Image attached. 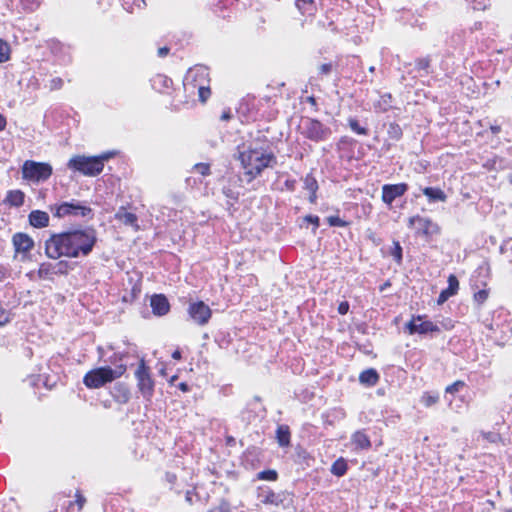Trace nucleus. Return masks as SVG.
Listing matches in <instances>:
<instances>
[{"mask_svg":"<svg viewBox=\"0 0 512 512\" xmlns=\"http://www.w3.org/2000/svg\"><path fill=\"white\" fill-rule=\"evenodd\" d=\"M96 231L93 228L69 231L53 235L46 241L45 252L51 259L61 256L77 258L87 256L96 243Z\"/></svg>","mask_w":512,"mask_h":512,"instance_id":"1","label":"nucleus"},{"mask_svg":"<svg viewBox=\"0 0 512 512\" xmlns=\"http://www.w3.org/2000/svg\"><path fill=\"white\" fill-rule=\"evenodd\" d=\"M239 159L245 174L250 177L249 181L258 176L265 168L272 167L276 163L273 153L258 148H248L240 152Z\"/></svg>","mask_w":512,"mask_h":512,"instance_id":"2","label":"nucleus"},{"mask_svg":"<svg viewBox=\"0 0 512 512\" xmlns=\"http://www.w3.org/2000/svg\"><path fill=\"white\" fill-rule=\"evenodd\" d=\"M113 153L107 152L100 156L87 157L78 155L72 157L68 162V167L86 176H96L100 174L104 168V161L112 157Z\"/></svg>","mask_w":512,"mask_h":512,"instance_id":"3","label":"nucleus"},{"mask_svg":"<svg viewBox=\"0 0 512 512\" xmlns=\"http://www.w3.org/2000/svg\"><path fill=\"white\" fill-rule=\"evenodd\" d=\"M124 370L122 367L112 369L109 366L92 369L85 374L83 383L89 389H98L119 378Z\"/></svg>","mask_w":512,"mask_h":512,"instance_id":"4","label":"nucleus"},{"mask_svg":"<svg viewBox=\"0 0 512 512\" xmlns=\"http://www.w3.org/2000/svg\"><path fill=\"white\" fill-rule=\"evenodd\" d=\"M52 211L54 212V216L58 218H64L67 216L89 217L92 215V209L89 206L76 200L55 205L52 208Z\"/></svg>","mask_w":512,"mask_h":512,"instance_id":"5","label":"nucleus"},{"mask_svg":"<svg viewBox=\"0 0 512 512\" xmlns=\"http://www.w3.org/2000/svg\"><path fill=\"white\" fill-rule=\"evenodd\" d=\"M52 174V167L48 163L27 160L22 167L24 179L39 182L47 180Z\"/></svg>","mask_w":512,"mask_h":512,"instance_id":"6","label":"nucleus"},{"mask_svg":"<svg viewBox=\"0 0 512 512\" xmlns=\"http://www.w3.org/2000/svg\"><path fill=\"white\" fill-rule=\"evenodd\" d=\"M207 75V69L199 66L194 69H190L185 78V84H191L193 88H197L199 99L202 102H205L209 98L211 92L209 87L198 82V78L205 80Z\"/></svg>","mask_w":512,"mask_h":512,"instance_id":"7","label":"nucleus"},{"mask_svg":"<svg viewBox=\"0 0 512 512\" xmlns=\"http://www.w3.org/2000/svg\"><path fill=\"white\" fill-rule=\"evenodd\" d=\"M302 133L308 139L318 142L326 140L331 131L318 120L307 119L303 122Z\"/></svg>","mask_w":512,"mask_h":512,"instance_id":"8","label":"nucleus"},{"mask_svg":"<svg viewBox=\"0 0 512 512\" xmlns=\"http://www.w3.org/2000/svg\"><path fill=\"white\" fill-rule=\"evenodd\" d=\"M408 225L416 230L417 234L429 237L439 232L437 224L433 223L429 218L421 216H413L409 218Z\"/></svg>","mask_w":512,"mask_h":512,"instance_id":"9","label":"nucleus"},{"mask_svg":"<svg viewBox=\"0 0 512 512\" xmlns=\"http://www.w3.org/2000/svg\"><path fill=\"white\" fill-rule=\"evenodd\" d=\"M135 377L138 382V388L145 398L151 397L154 388V382L150 376L148 368L145 366L144 361H141L136 372Z\"/></svg>","mask_w":512,"mask_h":512,"instance_id":"10","label":"nucleus"},{"mask_svg":"<svg viewBox=\"0 0 512 512\" xmlns=\"http://www.w3.org/2000/svg\"><path fill=\"white\" fill-rule=\"evenodd\" d=\"M188 314L190 318L198 325H205L211 318V309L203 301L190 303L188 307Z\"/></svg>","mask_w":512,"mask_h":512,"instance_id":"11","label":"nucleus"},{"mask_svg":"<svg viewBox=\"0 0 512 512\" xmlns=\"http://www.w3.org/2000/svg\"><path fill=\"white\" fill-rule=\"evenodd\" d=\"M407 327L409 329L410 334L419 333V334H427L430 332H438L439 327L431 321L423 320L422 316H417L413 318L408 324Z\"/></svg>","mask_w":512,"mask_h":512,"instance_id":"12","label":"nucleus"},{"mask_svg":"<svg viewBox=\"0 0 512 512\" xmlns=\"http://www.w3.org/2000/svg\"><path fill=\"white\" fill-rule=\"evenodd\" d=\"M408 186L405 183L386 184L382 187V200L384 203L391 205L392 202L405 194Z\"/></svg>","mask_w":512,"mask_h":512,"instance_id":"13","label":"nucleus"},{"mask_svg":"<svg viewBox=\"0 0 512 512\" xmlns=\"http://www.w3.org/2000/svg\"><path fill=\"white\" fill-rule=\"evenodd\" d=\"M150 306L155 315L163 316L169 312L170 304L167 298L162 295H153L150 299Z\"/></svg>","mask_w":512,"mask_h":512,"instance_id":"14","label":"nucleus"},{"mask_svg":"<svg viewBox=\"0 0 512 512\" xmlns=\"http://www.w3.org/2000/svg\"><path fill=\"white\" fill-rule=\"evenodd\" d=\"M458 288H459V281H458L457 277L453 274L449 275L448 287L440 293L437 303L439 305H441L444 302H446L451 296H453L457 293Z\"/></svg>","mask_w":512,"mask_h":512,"instance_id":"15","label":"nucleus"},{"mask_svg":"<svg viewBox=\"0 0 512 512\" xmlns=\"http://www.w3.org/2000/svg\"><path fill=\"white\" fill-rule=\"evenodd\" d=\"M13 245L17 252H28L33 246V240L24 233H17L13 236Z\"/></svg>","mask_w":512,"mask_h":512,"instance_id":"16","label":"nucleus"},{"mask_svg":"<svg viewBox=\"0 0 512 512\" xmlns=\"http://www.w3.org/2000/svg\"><path fill=\"white\" fill-rule=\"evenodd\" d=\"M115 219L126 226L133 227L135 230L139 229L137 224V216L134 213L126 211L124 207H120L118 209L115 214Z\"/></svg>","mask_w":512,"mask_h":512,"instance_id":"17","label":"nucleus"},{"mask_svg":"<svg viewBox=\"0 0 512 512\" xmlns=\"http://www.w3.org/2000/svg\"><path fill=\"white\" fill-rule=\"evenodd\" d=\"M29 222L35 228H44L48 226L49 215L41 210H33L29 214Z\"/></svg>","mask_w":512,"mask_h":512,"instance_id":"18","label":"nucleus"},{"mask_svg":"<svg viewBox=\"0 0 512 512\" xmlns=\"http://www.w3.org/2000/svg\"><path fill=\"white\" fill-rule=\"evenodd\" d=\"M351 443L356 449H369L371 442L369 437L363 431H356L351 437Z\"/></svg>","mask_w":512,"mask_h":512,"instance_id":"19","label":"nucleus"},{"mask_svg":"<svg viewBox=\"0 0 512 512\" xmlns=\"http://www.w3.org/2000/svg\"><path fill=\"white\" fill-rule=\"evenodd\" d=\"M112 396L119 403H127L130 399V391L127 386L118 383L113 388Z\"/></svg>","mask_w":512,"mask_h":512,"instance_id":"20","label":"nucleus"},{"mask_svg":"<svg viewBox=\"0 0 512 512\" xmlns=\"http://www.w3.org/2000/svg\"><path fill=\"white\" fill-rule=\"evenodd\" d=\"M422 191L430 202H445L447 199L446 194L440 188L426 187Z\"/></svg>","mask_w":512,"mask_h":512,"instance_id":"21","label":"nucleus"},{"mask_svg":"<svg viewBox=\"0 0 512 512\" xmlns=\"http://www.w3.org/2000/svg\"><path fill=\"white\" fill-rule=\"evenodd\" d=\"M277 442L281 447H288L290 445V430L286 425L278 426L276 430Z\"/></svg>","mask_w":512,"mask_h":512,"instance_id":"22","label":"nucleus"},{"mask_svg":"<svg viewBox=\"0 0 512 512\" xmlns=\"http://www.w3.org/2000/svg\"><path fill=\"white\" fill-rule=\"evenodd\" d=\"M379 380V375L375 369H367L363 371L359 376V381L362 384H366L368 386L375 385Z\"/></svg>","mask_w":512,"mask_h":512,"instance_id":"23","label":"nucleus"},{"mask_svg":"<svg viewBox=\"0 0 512 512\" xmlns=\"http://www.w3.org/2000/svg\"><path fill=\"white\" fill-rule=\"evenodd\" d=\"M304 187L306 190L310 192L309 201L311 203H314L316 200V191L318 189V184L312 175H306V177L304 178Z\"/></svg>","mask_w":512,"mask_h":512,"instance_id":"24","label":"nucleus"},{"mask_svg":"<svg viewBox=\"0 0 512 512\" xmlns=\"http://www.w3.org/2000/svg\"><path fill=\"white\" fill-rule=\"evenodd\" d=\"M5 201L12 206L19 207L24 203V193L20 190H11L8 192Z\"/></svg>","mask_w":512,"mask_h":512,"instance_id":"25","label":"nucleus"},{"mask_svg":"<svg viewBox=\"0 0 512 512\" xmlns=\"http://www.w3.org/2000/svg\"><path fill=\"white\" fill-rule=\"evenodd\" d=\"M296 6L302 14H313L315 10L314 0H297Z\"/></svg>","mask_w":512,"mask_h":512,"instance_id":"26","label":"nucleus"},{"mask_svg":"<svg viewBox=\"0 0 512 512\" xmlns=\"http://www.w3.org/2000/svg\"><path fill=\"white\" fill-rule=\"evenodd\" d=\"M347 471V463L343 458L337 459L331 467V473L335 476L341 477Z\"/></svg>","mask_w":512,"mask_h":512,"instance_id":"27","label":"nucleus"},{"mask_svg":"<svg viewBox=\"0 0 512 512\" xmlns=\"http://www.w3.org/2000/svg\"><path fill=\"white\" fill-rule=\"evenodd\" d=\"M10 46L9 44L0 39V63L7 62L10 59Z\"/></svg>","mask_w":512,"mask_h":512,"instance_id":"28","label":"nucleus"},{"mask_svg":"<svg viewBox=\"0 0 512 512\" xmlns=\"http://www.w3.org/2000/svg\"><path fill=\"white\" fill-rule=\"evenodd\" d=\"M391 95L385 94L381 96L380 100L378 101L376 108H378L381 112L386 111L391 105Z\"/></svg>","mask_w":512,"mask_h":512,"instance_id":"29","label":"nucleus"},{"mask_svg":"<svg viewBox=\"0 0 512 512\" xmlns=\"http://www.w3.org/2000/svg\"><path fill=\"white\" fill-rule=\"evenodd\" d=\"M388 134H389L390 138H392L394 140H398V139H400V137L402 135V130L398 124L391 123L388 128Z\"/></svg>","mask_w":512,"mask_h":512,"instance_id":"30","label":"nucleus"},{"mask_svg":"<svg viewBox=\"0 0 512 512\" xmlns=\"http://www.w3.org/2000/svg\"><path fill=\"white\" fill-rule=\"evenodd\" d=\"M193 171L202 176L210 175V165L208 163H197L193 167Z\"/></svg>","mask_w":512,"mask_h":512,"instance_id":"31","label":"nucleus"},{"mask_svg":"<svg viewBox=\"0 0 512 512\" xmlns=\"http://www.w3.org/2000/svg\"><path fill=\"white\" fill-rule=\"evenodd\" d=\"M391 255L395 259V261L400 264L402 261V247L398 241L393 242V248L391 250Z\"/></svg>","mask_w":512,"mask_h":512,"instance_id":"32","label":"nucleus"},{"mask_svg":"<svg viewBox=\"0 0 512 512\" xmlns=\"http://www.w3.org/2000/svg\"><path fill=\"white\" fill-rule=\"evenodd\" d=\"M261 480L275 481L277 479V472L275 470H265L258 474Z\"/></svg>","mask_w":512,"mask_h":512,"instance_id":"33","label":"nucleus"},{"mask_svg":"<svg viewBox=\"0 0 512 512\" xmlns=\"http://www.w3.org/2000/svg\"><path fill=\"white\" fill-rule=\"evenodd\" d=\"M349 126L357 134H360V135H366L367 134V130L365 128L361 127L359 125L358 121L355 120V119H350L349 120Z\"/></svg>","mask_w":512,"mask_h":512,"instance_id":"34","label":"nucleus"},{"mask_svg":"<svg viewBox=\"0 0 512 512\" xmlns=\"http://www.w3.org/2000/svg\"><path fill=\"white\" fill-rule=\"evenodd\" d=\"M462 387H464V382L456 381L453 384L446 387V392L454 394V393L458 392Z\"/></svg>","mask_w":512,"mask_h":512,"instance_id":"35","label":"nucleus"},{"mask_svg":"<svg viewBox=\"0 0 512 512\" xmlns=\"http://www.w3.org/2000/svg\"><path fill=\"white\" fill-rule=\"evenodd\" d=\"M62 86H63V80L59 77H56L50 81L49 88H50V90H58V89H61Z\"/></svg>","mask_w":512,"mask_h":512,"instance_id":"36","label":"nucleus"},{"mask_svg":"<svg viewBox=\"0 0 512 512\" xmlns=\"http://www.w3.org/2000/svg\"><path fill=\"white\" fill-rule=\"evenodd\" d=\"M488 298V292L486 290H479L474 294V299L478 303H483Z\"/></svg>","mask_w":512,"mask_h":512,"instance_id":"37","label":"nucleus"},{"mask_svg":"<svg viewBox=\"0 0 512 512\" xmlns=\"http://www.w3.org/2000/svg\"><path fill=\"white\" fill-rule=\"evenodd\" d=\"M429 65L430 61L428 58H422L416 61V67L418 70H427Z\"/></svg>","mask_w":512,"mask_h":512,"instance_id":"38","label":"nucleus"},{"mask_svg":"<svg viewBox=\"0 0 512 512\" xmlns=\"http://www.w3.org/2000/svg\"><path fill=\"white\" fill-rule=\"evenodd\" d=\"M327 220H328V223H329L330 226L341 227V226L345 225V222L343 220H341L337 216H330V217L327 218Z\"/></svg>","mask_w":512,"mask_h":512,"instance_id":"39","label":"nucleus"},{"mask_svg":"<svg viewBox=\"0 0 512 512\" xmlns=\"http://www.w3.org/2000/svg\"><path fill=\"white\" fill-rule=\"evenodd\" d=\"M304 221L308 222V223H311L313 224L314 226V231L319 227V217L318 216H315V215H307L306 217H304Z\"/></svg>","mask_w":512,"mask_h":512,"instance_id":"40","label":"nucleus"},{"mask_svg":"<svg viewBox=\"0 0 512 512\" xmlns=\"http://www.w3.org/2000/svg\"><path fill=\"white\" fill-rule=\"evenodd\" d=\"M209 512H230L229 504L221 502L218 506L211 509Z\"/></svg>","mask_w":512,"mask_h":512,"instance_id":"41","label":"nucleus"},{"mask_svg":"<svg viewBox=\"0 0 512 512\" xmlns=\"http://www.w3.org/2000/svg\"><path fill=\"white\" fill-rule=\"evenodd\" d=\"M422 399H423V403L427 407L435 404L438 401V397L432 396V395H424Z\"/></svg>","mask_w":512,"mask_h":512,"instance_id":"42","label":"nucleus"},{"mask_svg":"<svg viewBox=\"0 0 512 512\" xmlns=\"http://www.w3.org/2000/svg\"><path fill=\"white\" fill-rule=\"evenodd\" d=\"M332 69V65L330 63H324L319 66V73L321 74H329Z\"/></svg>","mask_w":512,"mask_h":512,"instance_id":"43","label":"nucleus"},{"mask_svg":"<svg viewBox=\"0 0 512 512\" xmlns=\"http://www.w3.org/2000/svg\"><path fill=\"white\" fill-rule=\"evenodd\" d=\"M349 310V303L347 301L341 302L338 306V312L345 315Z\"/></svg>","mask_w":512,"mask_h":512,"instance_id":"44","label":"nucleus"},{"mask_svg":"<svg viewBox=\"0 0 512 512\" xmlns=\"http://www.w3.org/2000/svg\"><path fill=\"white\" fill-rule=\"evenodd\" d=\"M482 436L490 442H495L498 439V434L492 432L482 433Z\"/></svg>","mask_w":512,"mask_h":512,"instance_id":"45","label":"nucleus"},{"mask_svg":"<svg viewBox=\"0 0 512 512\" xmlns=\"http://www.w3.org/2000/svg\"><path fill=\"white\" fill-rule=\"evenodd\" d=\"M9 322V316L5 311H0V326H4Z\"/></svg>","mask_w":512,"mask_h":512,"instance_id":"46","label":"nucleus"},{"mask_svg":"<svg viewBox=\"0 0 512 512\" xmlns=\"http://www.w3.org/2000/svg\"><path fill=\"white\" fill-rule=\"evenodd\" d=\"M76 497H77V499H76V503H77V505H78V510H81V509H82V507L84 506V503H85V501H86V500H85V498H84L82 495H80L79 493H77Z\"/></svg>","mask_w":512,"mask_h":512,"instance_id":"47","label":"nucleus"},{"mask_svg":"<svg viewBox=\"0 0 512 512\" xmlns=\"http://www.w3.org/2000/svg\"><path fill=\"white\" fill-rule=\"evenodd\" d=\"M169 53L168 47H161L158 49V56L159 57H165Z\"/></svg>","mask_w":512,"mask_h":512,"instance_id":"48","label":"nucleus"},{"mask_svg":"<svg viewBox=\"0 0 512 512\" xmlns=\"http://www.w3.org/2000/svg\"><path fill=\"white\" fill-rule=\"evenodd\" d=\"M38 274L41 278L45 277L48 274V269L44 267V265H41L39 268Z\"/></svg>","mask_w":512,"mask_h":512,"instance_id":"49","label":"nucleus"},{"mask_svg":"<svg viewBox=\"0 0 512 512\" xmlns=\"http://www.w3.org/2000/svg\"><path fill=\"white\" fill-rule=\"evenodd\" d=\"M6 127V119L5 117L0 114V131H3Z\"/></svg>","mask_w":512,"mask_h":512,"instance_id":"50","label":"nucleus"},{"mask_svg":"<svg viewBox=\"0 0 512 512\" xmlns=\"http://www.w3.org/2000/svg\"><path fill=\"white\" fill-rule=\"evenodd\" d=\"M274 496H275V495H274L273 493H272V494H270V495H268V496H266V498H265L264 502H265V503H273V502H274V499H273V498H274Z\"/></svg>","mask_w":512,"mask_h":512,"instance_id":"51","label":"nucleus"},{"mask_svg":"<svg viewBox=\"0 0 512 512\" xmlns=\"http://www.w3.org/2000/svg\"><path fill=\"white\" fill-rule=\"evenodd\" d=\"M172 357L176 360H179L181 358V352L179 350L174 351Z\"/></svg>","mask_w":512,"mask_h":512,"instance_id":"52","label":"nucleus"},{"mask_svg":"<svg viewBox=\"0 0 512 512\" xmlns=\"http://www.w3.org/2000/svg\"><path fill=\"white\" fill-rule=\"evenodd\" d=\"M231 115L229 112H224L222 115H221V120H228L230 119Z\"/></svg>","mask_w":512,"mask_h":512,"instance_id":"53","label":"nucleus"},{"mask_svg":"<svg viewBox=\"0 0 512 512\" xmlns=\"http://www.w3.org/2000/svg\"><path fill=\"white\" fill-rule=\"evenodd\" d=\"M308 100H309V102H311V103H313V104L315 103V99H314L313 97H309V99H308Z\"/></svg>","mask_w":512,"mask_h":512,"instance_id":"54","label":"nucleus"},{"mask_svg":"<svg viewBox=\"0 0 512 512\" xmlns=\"http://www.w3.org/2000/svg\"><path fill=\"white\" fill-rule=\"evenodd\" d=\"M474 8L475 9H481V8L485 9L486 8V4H484L483 7L474 6Z\"/></svg>","mask_w":512,"mask_h":512,"instance_id":"55","label":"nucleus"},{"mask_svg":"<svg viewBox=\"0 0 512 512\" xmlns=\"http://www.w3.org/2000/svg\"><path fill=\"white\" fill-rule=\"evenodd\" d=\"M181 389L182 390H186V385L185 384H181Z\"/></svg>","mask_w":512,"mask_h":512,"instance_id":"56","label":"nucleus"},{"mask_svg":"<svg viewBox=\"0 0 512 512\" xmlns=\"http://www.w3.org/2000/svg\"><path fill=\"white\" fill-rule=\"evenodd\" d=\"M186 499H187L188 501H191V498H190V496H189V492L187 493Z\"/></svg>","mask_w":512,"mask_h":512,"instance_id":"57","label":"nucleus"},{"mask_svg":"<svg viewBox=\"0 0 512 512\" xmlns=\"http://www.w3.org/2000/svg\"><path fill=\"white\" fill-rule=\"evenodd\" d=\"M374 69H375V68H374L373 66H371V67L369 68V71H370V72H373V71H374Z\"/></svg>","mask_w":512,"mask_h":512,"instance_id":"58","label":"nucleus"},{"mask_svg":"<svg viewBox=\"0 0 512 512\" xmlns=\"http://www.w3.org/2000/svg\"><path fill=\"white\" fill-rule=\"evenodd\" d=\"M507 512H512V510H508Z\"/></svg>","mask_w":512,"mask_h":512,"instance_id":"59","label":"nucleus"}]
</instances>
